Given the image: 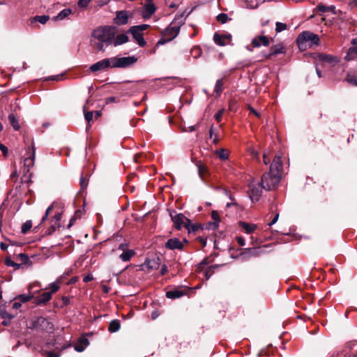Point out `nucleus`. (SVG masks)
Instances as JSON below:
<instances>
[{"label":"nucleus","instance_id":"obj_32","mask_svg":"<svg viewBox=\"0 0 357 357\" xmlns=\"http://www.w3.org/2000/svg\"><path fill=\"white\" fill-rule=\"evenodd\" d=\"M121 328L120 321L117 319L112 320L109 325L108 331L110 333L117 332Z\"/></svg>","mask_w":357,"mask_h":357},{"label":"nucleus","instance_id":"obj_43","mask_svg":"<svg viewBox=\"0 0 357 357\" xmlns=\"http://www.w3.org/2000/svg\"><path fill=\"white\" fill-rule=\"evenodd\" d=\"M217 20L221 23H225L228 20V16L227 14L220 13L217 16Z\"/></svg>","mask_w":357,"mask_h":357},{"label":"nucleus","instance_id":"obj_49","mask_svg":"<svg viewBox=\"0 0 357 357\" xmlns=\"http://www.w3.org/2000/svg\"><path fill=\"white\" fill-rule=\"evenodd\" d=\"M52 206H49L47 209H46V211H45V215L43 217L42 220H41V223H43V222H45L46 220V219L47 218L50 211H52Z\"/></svg>","mask_w":357,"mask_h":357},{"label":"nucleus","instance_id":"obj_6","mask_svg":"<svg viewBox=\"0 0 357 357\" xmlns=\"http://www.w3.org/2000/svg\"><path fill=\"white\" fill-rule=\"evenodd\" d=\"M137 59L135 56L124 57H112V68H126L135 63Z\"/></svg>","mask_w":357,"mask_h":357},{"label":"nucleus","instance_id":"obj_58","mask_svg":"<svg viewBox=\"0 0 357 357\" xmlns=\"http://www.w3.org/2000/svg\"><path fill=\"white\" fill-rule=\"evenodd\" d=\"M268 153H266V152H264V155H263V158H264V163L265 165H267L269 162V160H267V156H268Z\"/></svg>","mask_w":357,"mask_h":357},{"label":"nucleus","instance_id":"obj_23","mask_svg":"<svg viewBox=\"0 0 357 357\" xmlns=\"http://www.w3.org/2000/svg\"><path fill=\"white\" fill-rule=\"evenodd\" d=\"M317 10L322 13L331 11L335 15L337 13H342V11H341L340 10H336L335 6H326L322 3L318 5V6L317 7Z\"/></svg>","mask_w":357,"mask_h":357},{"label":"nucleus","instance_id":"obj_48","mask_svg":"<svg viewBox=\"0 0 357 357\" xmlns=\"http://www.w3.org/2000/svg\"><path fill=\"white\" fill-rule=\"evenodd\" d=\"M224 114V109L219 110L215 114V119L220 122Z\"/></svg>","mask_w":357,"mask_h":357},{"label":"nucleus","instance_id":"obj_39","mask_svg":"<svg viewBox=\"0 0 357 357\" xmlns=\"http://www.w3.org/2000/svg\"><path fill=\"white\" fill-rule=\"evenodd\" d=\"M32 222L31 220L25 222L22 226V233L26 234L31 228Z\"/></svg>","mask_w":357,"mask_h":357},{"label":"nucleus","instance_id":"obj_11","mask_svg":"<svg viewBox=\"0 0 357 357\" xmlns=\"http://www.w3.org/2000/svg\"><path fill=\"white\" fill-rule=\"evenodd\" d=\"M119 250L122 251V253L119 255V258L123 261H128L134 256L135 251L133 250L128 249V245L126 243H121L119 245Z\"/></svg>","mask_w":357,"mask_h":357},{"label":"nucleus","instance_id":"obj_62","mask_svg":"<svg viewBox=\"0 0 357 357\" xmlns=\"http://www.w3.org/2000/svg\"><path fill=\"white\" fill-rule=\"evenodd\" d=\"M0 248L2 250H6L8 248V245L4 243H1Z\"/></svg>","mask_w":357,"mask_h":357},{"label":"nucleus","instance_id":"obj_20","mask_svg":"<svg viewBox=\"0 0 357 357\" xmlns=\"http://www.w3.org/2000/svg\"><path fill=\"white\" fill-rule=\"evenodd\" d=\"M36 326H39L44 331H50L53 328V324L44 317H39L36 321Z\"/></svg>","mask_w":357,"mask_h":357},{"label":"nucleus","instance_id":"obj_14","mask_svg":"<svg viewBox=\"0 0 357 357\" xmlns=\"http://www.w3.org/2000/svg\"><path fill=\"white\" fill-rule=\"evenodd\" d=\"M114 22L117 25H125L128 22V15L126 11L121 10L116 12Z\"/></svg>","mask_w":357,"mask_h":357},{"label":"nucleus","instance_id":"obj_38","mask_svg":"<svg viewBox=\"0 0 357 357\" xmlns=\"http://www.w3.org/2000/svg\"><path fill=\"white\" fill-rule=\"evenodd\" d=\"M33 297V295L22 294L18 296L15 300L19 301L21 303H26L30 301Z\"/></svg>","mask_w":357,"mask_h":357},{"label":"nucleus","instance_id":"obj_40","mask_svg":"<svg viewBox=\"0 0 357 357\" xmlns=\"http://www.w3.org/2000/svg\"><path fill=\"white\" fill-rule=\"evenodd\" d=\"M35 21L40 22L43 24H45L50 19V17L47 15H38L35 17Z\"/></svg>","mask_w":357,"mask_h":357},{"label":"nucleus","instance_id":"obj_3","mask_svg":"<svg viewBox=\"0 0 357 357\" xmlns=\"http://www.w3.org/2000/svg\"><path fill=\"white\" fill-rule=\"evenodd\" d=\"M319 38L317 35L310 31H303L298 35L296 43L299 49L302 51L305 50L307 47L319 44Z\"/></svg>","mask_w":357,"mask_h":357},{"label":"nucleus","instance_id":"obj_28","mask_svg":"<svg viewBox=\"0 0 357 357\" xmlns=\"http://www.w3.org/2000/svg\"><path fill=\"white\" fill-rule=\"evenodd\" d=\"M0 317L3 319L2 324L4 326H8L10 324V320L13 318V316L5 310H0Z\"/></svg>","mask_w":357,"mask_h":357},{"label":"nucleus","instance_id":"obj_57","mask_svg":"<svg viewBox=\"0 0 357 357\" xmlns=\"http://www.w3.org/2000/svg\"><path fill=\"white\" fill-rule=\"evenodd\" d=\"M0 149L3 153H6L8 152V148L1 143H0Z\"/></svg>","mask_w":357,"mask_h":357},{"label":"nucleus","instance_id":"obj_4","mask_svg":"<svg viewBox=\"0 0 357 357\" xmlns=\"http://www.w3.org/2000/svg\"><path fill=\"white\" fill-rule=\"evenodd\" d=\"M280 181V174L272 172L271 170L269 172L265 173L262 175L261 179V188L271 190L274 189Z\"/></svg>","mask_w":357,"mask_h":357},{"label":"nucleus","instance_id":"obj_31","mask_svg":"<svg viewBox=\"0 0 357 357\" xmlns=\"http://www.w3.org/2000/svg\"><path fill=\"white\" fill-rule=\"evenodd\" d=\"M72 13V10L70 8H66L61 10L56 16L54 17L55 21L62 20L67 17Z\"/></svg>","mask_w":357,"mask_h":357},{"label":"nucleus","instance_id":"obj_59","mask_svg":"<svg viewBox=\"0 0 357 357\" xmlns=\"http://www.w3.org/2000/svg\"><path fill=\"white\" fill-rule=\"evenodd\" d=\"M160 272L162 275H165L167 272V266L166 265H163Z\"/></svg>","mask_w":357,"mask_h":357},{"label":"nucleus","instance_id":"obj_51","mask_svg":"<svg viewBox=\"0 0 357 357\" xmlns=\"http://www.w3.org/2000/svg\"><path fill=\"white\" fill-rule=\"evenodd\" d=\"M236 241H237L238 245L241 246H244L245 245V240L241 236L236 237Z\"/></svg>","mask_w":357,"mask_h":357},{"label":"nucleus","instance_id":"obj_53","mask_svg":"<svg viewBox=\"0 0 357 357\" xmlns=\"http://www.w3.org/2000/svg\"><path fill=\"white\" fill-rule=\"evenodd\" d=\"M18 257L22 260V261H27L28 260V257L25 255V254H23V253H20L18 255Z\"/></svg>","mask_w":357,"mask_h":357},{"label":"nucleus","instance_id":"obj_34","mask_svg":"<svg viewBox=\"0 0 357 357\" xmlns=\"http://www.w3.org/2000/svg\"><path fill=\"white\" fill-rule=\"evenodd\" d=\"M8 120L10 125L15 130H18L20 128V123L18 122V119L14 115V114H10L8 116Z\"/></svg>","mask_w":357,"mask_h":357},{"label":"nucleus","instance_id":"obj_63","mask_svg":"<svg viewBox=\"0 0 357 357\" xmlns=\"http://www.w3.org/2000/svg\"><path fill=\"white\" fill-rule=\"evenodd\" d=\"M56 230V227L52 226L47 231V234H51L53 231Z\"/></svg>","mask_w":357,"mask_h":357},{"label":"nucleus","instance_id":"obj_5","mask_svg":"<svg viewBox=\"0 0 357 357\" xmlns=\"http://www.w3.org/2000/svg\"><path fill=\"white\" fill-rule=\"evenodd\" d=\"M61 280L58 279L55 282L51 283L49 288L51 289L50 291L44 292L38 297L36 298L35 303L36 305H44L47 303L52 298V295L56 292L59 288V283Z\"/></svg>","mask_w":357,"mask_h":357},{"label":"nucleus","instance_id":"obj_24","mask_svg":"<svg viewBox=\"0 0 357 357\" xmlns=\"http://www.w3.org/2000/svg\"><path fill=\"white\" fill-rule=\"evenodd\" d=\"M211 218L213 219V222L210 223V227L212 229H217L219 227V223L221 220L220 215L218 211H213L211 212Z\"/></svg>","mask_w":357,"mask_h":357},{"label":"nucleus","instance_id":"obj_50","mask_svg":"<svg viewBox=\"0 0 357 357\" xmlns=\"http://www.w3.org/2000/svg\"><path fill=\"white\" fill-rule=\"evenodd\" d=\"M347 80L350 84L357 86V78L348 77Z\"/></svg>","mask_w":357,"mask_h":357},{"label":"nucleus","instance_id":"obj_42","mask_svg":"<svg viewBox=\"0 0 357 357\" xmlns=\"http://www.w3.org/2000/svg\"><path fill=\"white\" fill-rule=\"evenodd\" d=\"M84 118L86 121L89 123L93 117V112H86L85 111V107H84Z\"/></svg>","mask_w":357,"mask_h":357},{"label":"nucleus","instance_id":"obj_35","mask_svg":"<svg viewBox=\"0 0 357 357\" xmlns=\"http://www.w3.org/2000/svg\"><path fill=\"white\" fill-rule=\"evenodd\" d=\"M215 154L222 160H225L228 159L229 155V152L227 149H220L219 150L215 151Z\"/></svg>","mask_w":357,"mask_h":357},{"label":"nucleus","instance_id":"obj_44","mask_svg":"<svg viewBox=\"0 0 357 357\" xmlns=\"http://www.w3.org/2000/svg\"><path fill=\"white\" fill-rule=\"evenodd\" d=\"M88 185V179L82 176L80 177V186L82 190H84Z\"/></svg>","mask_w":357,"mask_h":357},{"label":"nucleus","instance_id":"obj_56","mask_svg":"<svg viewBox=\"0 0 357 357\" xmlns=\"http://www.w3.org/2000/svg\"><path fill=\"white\" fill-rule=\"evenodd\" d=\"M166 3H167V5H168V6H169V8H176V7H177V6H178V4H177V3H174V2H172V1H166Z\"/></svg>","mask_w":357,"mask_h":357},{"label":"nucleus","instance_id":"obj_22","mask_svg":"<svg viewBox=\"0 0 357 357\" xmlns=\"http://www.w3.org/2000/svg\"><path fill=\"white\" fill-rule=\"evenodd\" d=\"M155 7L153 3H148L144 7L142 11V17L144 19H149L151 15L155 13Z\"/></svg>","mask_w":357,"mask_h":357},{"label":"nucleus","instance_id":"obj_55","mask_svg":"<svg viewBox=\"0 0 357 357\" xmlns=\"http://www.w3.org/2000/svg\"><path fill=\"white\" fill-rule=\"evenodd\" d=\"M93 276H92V275H86V276H85V277L84 278L83 281H84V282H89V281L93 280Z\"/></svg>","mask_w":357,"mask_h":357},{"label":"nucleus","instance_id":"obj_26","mask_svg":"<svg viewBox=\"0 0 357 357\" xmlns=\"http://www.w3.org/2000/svg\"><path fill=\"white\" fill-rule=\"evenodd\" d=\"M196 165L198 169V174L199 176L202 180H204L208 174L207 167L201 161L197 162Z\"/></svg>","mask_w":357,"mask_h":357},{"label":"nucleus","instance_id":"obj_36","mask_svg":"<svg viewBox=\"0 0 357 357\" xmlns=\"http://www.w3.org/2000/svg\"><path fill=\"white\" fill-rule=\"evenodd\" d=\"M223 85L224 82L222 79L217 80L214 88V93L217 96H219L221 94L223 90Z\"/></svg>","mask_w":357,"mask_h":357},{"label":"nucleus","instance_id":"obj_47","mask_svg":"<svg viewBox=\"0 0 357 357\" xmlns=\"http://www.w3.org/2000/svg\"><path fill=\"white\" fill-rule=\"evenodd\" d=\"M90 3L89 0H79L77 5L80 8H86Z\"/></svg>","mask_w":357,"mask_h":357},{"label":"nucleus","instance_id":"obj_27","mask_svg":"<svg viewBox=\"0 0 357 357\" xmlns=\"http://www.w3.org/2000/svg\"><path fill=\"white\" fill-rule=\"evenodd\" d=\"M284 47L281 43L273 45L270 49V55L276 56L280 54H284Z\"/></svg>","mask_w":357,"mask_h":357},{"label":"nucleus","instance_id":"obj_46","mask_svg":"<svg viewBox=\"0 0 357 357\" xmlns=\"http://www.w3.org/2000/svg\"><path fill=\"white\" fill-rule=\"evenodd\" d=\"M137 30H138L139 32H142L145 30H146L149 27V24H140V25H136L133 26Z\"/></svg>","mask_w":357,"mask_h":357},{"label":"nucleus","instance_id":"obj_12","mask_svg":"<svg viewBox=\"0 0 357 357\" xmlns=\"http://www.w3.org/2000/svg\"><path fill=\"white\" fill-rule=\"evenodd\" d=\"M128 33L132 34V37L140 47L146 45V43L143 37V34L142 32L137 30L133 26L128 29Z\"/></svg>","mask_w":357,"mask_h":357},{"label":"nucleus","instance_id":"obj_19","mask_svg":"<svg viewBox=\"0 0 357 357\" xmlns=\"http://www.w3.org/2000/svg\"><path fill=\"white\" fill-rule=\"evenodd\" d=\"M249 197L252 202L257 201L261 195L260 189L253 184L249 185Z\"/></svg>","mask_w":357,"mask_h":357},{"label":"nucleus","instance_id":"obj_25","mask_svg":"<svg viewBox=\"0 0 357 357\" xmlns=\"http://www.w3.org/2000/svg\"><path fill=\"white\" fill-rule=\"evenodd\" d=\"M186 293L185 291L180 290V289H174L168 291L166 292V296L168 298L175 299L178 298L183 295H185Z\"/></svg>","mask_w":357,"mask_h":357},{"label":"nucleus","instance_id":"obj_30","mask_svg":"<svg viewBox=\"0 0 357 357\" xmlns=\"http://www.w3.org/2000/svg\"><path fill=\"white\" fill-rule=\"evenodd\" d=\"M50 342H47L45 346L41 348V353L43 356L45 357H59L60 354L55 353L54 351H48L46 347H49V345H50Z\"/></svg>","mask_w":357,"mask_h":357},{"label":"nucleus","instance_id":"obj_15","mask_svg":"<svg viewBox=\"0 0 357 357\" xmlns=\"http://www.w3.org/2000/svg\"><path fill=\"white\" fill-rule=\"evenodd\" d=\"M165 246L167 248H168L169 250H176V249L182 250L183 247V243L178 238H173L169 239L166 242Z\"/></svg>","mask_w":357,"mask_h":357},{"label":"nucleus","instance_id":"obj_2","mask_svg":"<svg viewBox=\"0 0 357 357\" xmlns=\"http://www.w3.org/2000/svg\"><path fill=\"white\" fill-rule=\"evenodd\" d=\"M184 24L183 16L176 17L169 25V26L163 31V36L165 40L160 39L158 42V45H163L166 41H169L176 37L178 34L181 26Z\"/></svg>","mask_w":357,"mask_h":357},{"label":"nucleus","instance_id":"obj_18","mask_svg":"<svg viewBox=\"0 0 357 357\" xmlns=\"http://www.w3.org/2000/svg\"><path fill=\"white\" fill-rule=\"evenodd\" d=\"M129 41V37L126 33H121L118 34L117 36L115 35L113 42L112 43V45L114 47H117L121 45H123Z\"/></svg>","mask_w":357,"mask_h":357},{"label":"nucleus","instance_id":"obj_60","mask_svg":"<svg viewBox=\"0 0 357 357\" xmlns=\"http://www.w3.org/2000/svg\"><path fill=\"white\" fill-rule=\"evenodd\" d=\"M249 109H250V112L253 113L255 116H257V117H260L259 113L257 112L255 109H254L252 107H249Z\"/></svg>","mask_w":357,"mask_h":357},{"label":"nucleus","instance_id":"obj_10","mask_svg":"<svg viewBox=\"0 0 357 357\" xmlns=\"http://www.w3.org/2000/svg\"><path fill=\"white\" fill-rule=\"evenodd\" d=\"M112 57L100 60L90 66V70L92 72L101 71L107 69V68H112Z\"/></svg>","mask_w":357,"mask_h":357},{"label":"nucleus","instance_id":"obj_17","mask_svg":"<svg viewBox=\"0 0 357 357\" xmlns=\"http://www.w3.org/2000/svg\"><path fill=\"white\" fill-rule=\"evenodd\" d=\"M282 160H281V156L275 155L273 159V162L271 163V165L270 166V170L272 172H275V173H278V174H280V171L282 170Z\"/></svg>","mask_w":357,"mask_h":357},{"label":"nucleus","instance_id":"obj_8","mask_svg":"<svg viewBox=\"0 0 357 357\" xmlns=\"http://www.w3.org/2000/svg\"><path fill=\"white\" fill-rule=\"evenodd\" d=\"M28 156L24 159V172L28 173L31 168L34 165V160L36 156V149L33 144L28 148L27 151Z\"/></svg>","mask_w":357,"mask_h":357},{"label":"nucleus","instance_id":"obj_52","mask_svg":"<svg viewBox=\"0 0 357 357\" xmlns=\"http://www.w3.org/2000/svg\"><path fill=\"white\" fill-rule=\"evenodd\" d=\"M22 305V303L19 301H15L12 305V308L13 309H15V310H18Z\"/></svg>","mask_w":357,"mask_h":357},{"label":"nucleus","instance_id":"obj_41","mask_svg":"<svg viewBox=\"0 0 357 357\" xmlns=\"http://www.w3.org/2000/svg\"><path fill=\"white\" fill-rule=\"evenodd\" d=\"M5 264L8 266L14 267L15 269L20 268V264L14 262L10 257H6L5 259Z\"/></svg>","mask_w":357,"mask_h":357},{"label":"nucleus","instance_id":"obj_45","mask_svg":"<svg viewBox=\"0 0 357 357\" xmlns=\"http://www.w3.org/2000/svg\"><path fill=\"white\" fill-rule=\"evenodd\" d=\"M287 29V24L282 22L276 23V31L281 32Z\"/></svg>","mask_w":357,"mask_h":357},{"label":"nucleus","instance_id":"obj_33","mask_svg":"<svg viewBox=\"0 0 357 357\" xmlns=\"http://www.w3.org/2000/svg\"><path fill=\"white\" fill-rule=\"evenodd\" d=\"M356 58H357V47H350L345 56V59L351 61Z\"/></svg>","mask_w":357,"mask_h":357},{"label":"nucleus","instance_id":"obj_16","mask_svg":"<svg viewBox=\"0 0 357 357\" xmlns=\"http://www.w3.org/2000/svg\"><path fill=\"white\" fill-rule=\"evenodd\" d=\"M270 44L268 38L265 36H259L254 38L252 40V45L255 47H259L261 45L267 47Z\"/></svg>","mask_w":357,"mask_h":357},{"label":"nucleus","instance_id":"obj_54","mask_svg":"<svg viewBox=\"0 0 357 357\" xmlns=\"http://www.w3.org/2000/svg\"><path fill=\"white\" fill-rule=\"evenodd\" d=\"M278 217H279V214L276 213L274 218L273 219V220L270 223H268V225L271 226V225H274L278 221Z\"/></svg>","mask_w":357,"mask_h":357},{"label":"nucleus","instance_id":"obj_29","mask_svg":"<svg viewBox=\"0 0 357 357\" xmlns=\"http://www.w3.org/2000/svg\"><path fill=\"white\" fill-rule=\"evenodd\" d=\"M239 225L247 234H251L254 232L257 227V226L255 224H249L244 222H241Z\"/></svg>","mask_w":357,"mask_h":357},{"label":"nucleus","instance_id":"obj_1","mask_svg":"<svg viewBox=\"0 0 357 357\" xmlns=\"http://www.w3.org/2000/svg\"><path fill=\"white\" fill-rule=\"evenodd\" d=\"M116 33V29L113 26H103L95 29L92 36L98 41L96 45V49L104 52V46L112 45Z\"/></svg>","mask_w":357,"mask_h":357},{"label":"nucleus","instance_id":"obj_64","mask_svg":"<svg viewBox=\"0 0 357 357\" xmlns=\"http://www.w3.org/2000/svg\"><path fill=\"white\" fill-rule=\"evenodd\" d=\"M229 199H231V204H232V206H236L237 205V203L235 202L234 199L230 195L229 196Z\"/></svg>","mask_w":357,"mask_h":357},{"label":"nucleus","instance_id":"obj_7","mask_svg":"<svg viewBox=\"0 0 357 357\" xmlns=\"http://www.w3.org/2000/svg\"><path fill=\"white\" fill-rule=\"evenodd\" d=\"M170 215L172 218V220L173 221L174 226L177 229L180 230L183 227H185L189 231H190V229L189 227L190 225V222L182 213H178L175 215L171 213Z\"/></svg>","mask_w":357,"mask_h":357},{"label":"nucleus","instance_id":"obj_9","mask_svg":"<svg viewBox=\"0 0 357 357\" xmlns=\"http://www.w3.org/2000/svg\"><path fill=\"white\" fill-rule=\"evenodd\" d=\"M314 59L317 61L320 62L322 65L325 63H328L332 66L335 65L337 63H338L339 60L337 56L331 55V54H317Z\"/></svg>","mask_w":357,"mask_h":357},{"label":"nucleus","instance_id":"obj_61","mask_svg":"<svg viewBox=\"0 0 357 357\" xmlns=\"http://www.w3.org/2000/svg\"><path fill=\"white\" fill-rule=\"evenodd\" d=\"M102 291L104 293L107 294L109 293L110 288L107 287V285H102Z\"/></svg>","mask_w":357,"mask_h":357},{"label":"nucleus","instance_id":"obj_21","mask_svg":"<svg viewBox=\"0 0 357 357\" xmlns=\"http://www.w3.org/2000/svg\"><path fill=\"white\" fill-rule=\"evenodd\" d=\"M89 344V341L85 337H80L74 346V349L76 351H83Z\"/></svg>","mask_w":357,"mask_h":357},{"label":"nucleus","instance_id":"obj_13","mask_svg":"<svg viewBox=\"0 0 357 357\" xmlns=\"http://www.w3.org/2000/svg\"><path fill=\"white\" fill-rule=\"evenodd\" d=\"M213 40L218 45L224 46L230 43L231 36L230 34H218L216 33L213 36Z\"/></svg>","mask_w":357,"mask_h":357},{"label":"nucleus","instance_id":"obj_37","mask_svg":"<svg viewBox=\"0 0 357 357\" xmlns=\"http://www.w3.org/2000/svg\"><path fill=\"white\" fill-rule=\"evenodd\" d=\"M209 138L212 139L213 144H217L219 142L218 135L214 132L213 126L211 127L209 130Z\"/></svg>","mask_w":357,"mask_h":357}]
</instances>
